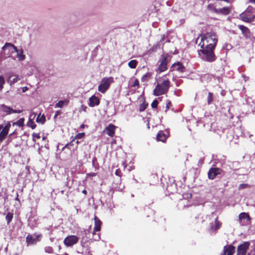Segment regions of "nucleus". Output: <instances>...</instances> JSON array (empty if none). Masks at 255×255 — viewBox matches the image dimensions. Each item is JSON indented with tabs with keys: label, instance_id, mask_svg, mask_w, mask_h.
I'll return each instance as SVG.
<instances>
[{
	"label": "nucleus",
	"instance_id": "19",
	"mask_svg": "<svg viewBox=\"0 0 255 255\" xmlns=\"http://www.w3.org/2000/svg\"><path fill=\"white\" fill-rule=\"evenodd\" d=\"M224 251L225 255H232L235 252V247L232 245L225 247Z\"/></svg>",
	"mask_w": 255,
	"mask_h": 255
},
{
	"label": "nucleus",
	"instance_id": "49",
	"mask_svg": "<svg viewBox=\"0 0 255 255\" xmlns=\"http://www.w3.org/2000/svg\"><path fill=\"white\" fill-rule=\"evenodd\" d=\"M84 127H85V125H82L80 126L81 128H84Z\"/></svg>",
	"mask_w": 255,
	"mask_h": 255
},
{
	"label": "nucleus",
	"instance_id": "27",
	"mask_svg": "<svg viewBox=\"0 0 255 255\" xmlns=\"http://www.w3.org/2000/svg\"><path fill=\"white\" fill-rule=\"evenodd\" d=\"M24 119L20 118L17 122L13 123V126L16 125L18 127H22L24 125Z\"/></svg>",
	"mask_w": 255,
	"mask_h": 255
},
{
	"label": "nucleus",
	"instance_id": "20",
	"mask_svg": "<svg viewBox=\"0 0 255 255\" xmlns=\"http://www.w3.org/2000/svg\"><path fill=\"white\" fill-rule=\"evenodd\" d=\"M231 7H224L221 8H218L217 14H222L224 15H227L231 12Z\"/></svg>",
	"mask_w": 255,
	"mask_h": 255
},
{
	"label": "nucleus",
	"instance_id": "10",
	"mask_svg": "<svg viewBox=\"0 0 255 255\" xmlns=\"http://www.w3.org/2000/svg\"><path fill=\"white\" fill-rule=\"evenodd\" d=\"M241 16L245 21L251 22L254 20L255 15L250 14L249 13V9L248 8L245 13L241 15Z\"/></svg>",
	"mask_w": 255,
	"mask_h": 255
},
{
	"label": "nucleus",
	"instance_id": "33",
	"mask_svg": "<svg viewBox=\"0 0 255 255\" xmlns=\"http://www.w3.org/2000/svg\"><path fill=\"white\" fill-rule=\"evenodd\" d=\"M65 104H67V102L66 101H59L56 104V107L62 108Z\"/></svg>",
	"mask_w": 255,
	"mask_h": 255
},
{
	"label": "nucleus",
	"instance_id": "26",
	"mask_svg": "<svg viewBox=\"0 0 255 255\" xmlns=\"http://www.w3.org/2000/svg\"><path fill=\"white\" fill-rule=\"evenodd\" d=\"M137 61L136 60H132L130 61L128 63V66L130 68L132 69H134L136 68L137 65Z\"/></svg>",
	"mask_w": 255,
	"mask_h": 255
},
{
	"label": "nucleus",
	"instance_id": "14",
	"mask_svg": "<svg viewBox=\"0 0 255 255\" xmlns=\"http://www.w3.org/2000/svg\"><path fill=\"white\" fill-rule=\"evenodd\" d=\"M116 127L113 124L109 125L106 128L105 131H106V133L111 136L113 137L115 135V129Z\"/></svg>",
	"mask_w": 255,
	"mask_h": 255
},
{
	"label": "nucleus",
	"instance_id": "24",
	"mask_svg": "<svg viewBox=\"0 0 255 255\" xmlns=\"http://www.w3.org/2000/svg\"><path fill=\"white\" fill-rule=\"evenodd\" d=\"M156 137L158 140L161 141L162 142H164L167 138V136L162 131H160L157 134Z\"/></svg>",
	"mask_w": 255,
	"mask_h": 255
},
{
	"label": "nucleus",
	"instance_id": "15",
	"mask_svg": "<svg viewBox=\"0 0 255 255\" xmlns=\"http://www.w3.org/2000/svg\"><path fill=\"white\" fill-rule=\"evenodd\" d=\"M221 170L218 168H211L208 172V177L210 179H213L215 177L220 174Z\"/></svg>",
	"mask_w": 255,
	"mask_h": 255
},
{
	"label": "nucleus",
	"instance_id": "34",
	"mask_svg": "<svg viewBox=\"0 0 255 255\" xmlns=\"http://www.w3.org/2000/svg\"><path fill=\"white\" fill-rule=\"evenodd\" d=\"M32 139L33 141H35V138L39 139L40 138L39 133H33L32 134Z\"/></svg>",
	"mask_w": 255,
	"mask_h": 255
},
{
	"label": "nucleus",
	"instance_id": "47",
	"mask_svg": "<svg viewBox=\"0 0 255 255\" xmlns=\"http://www.w3.org/2000/svg\"><path fill=\"white\" fill-rule=\"evenodd\" d=\"M249 1L251 3L255 4V0H249Z\"/></svg>",
	"mask_w": 255,
	"mask_h": 255
},
{
	"label": "nucleus",
	"instance_id": "28",
	"mask_svg": "<svg viewBox=\"0 0 255 255\" xmlns=\"http://www.w3.org/2000/svg\"><path fill=\"white\" fill-rule=\"evenodd\" d=\"M151 74L149 73H147L144 74L141 78L142 82H147L150 78Z\"/></svg>",
	"mask_w": 255,
	"mask_h": 255
},
{
	"label": "nucleus",
	"instance_id": "21",
	"mask_svg": "<svg viewBox=\"0 0 255 255\" xmlns=\"http://www.w3.org/2000/svg\"><path fill=\"white\" fill-rule=\"evenodd\" d=\"M38 241V237L28 235L26 238V241L28 245H32L36 243Z\"/></svg>",
	"mask_w": 255,
	"mask_h": 255
},
{
	"label": "nucleus",
	"instance_id": "46",
	"mask_svg": "<svg viewBox=\"0 0 255 255\" xmlns=\"http://www.w3.org/2000/svg\"><path fill=\"white\" fill-rule=\"evenodd\" d=\"M120 171L119 170H117L116 171V173L115 174L118 175V176H120Z\"/></svg>",
	"mask_w": 255,
	"mask_h": 255
},
{
	"label": "nucleus",
	"instance_id": "29",
	"mask_svg": "<svg viewBox=\"0 0 255 255\" xmlns=\"http://www.w3.org/2000/svg\"><path fill=\"white\" fill-rule=\"evenodd\" d=\"M13 218V214L10 212H8L6 215L5 219L7 224H9L12 220Z\"/></svg>",
	"mask_w": 255,
	"mask_h": 255
},
{
	"label": "nucleus",
	"instance_id": "1",
	"mask_svg": "<svg viewBox=\"0 0 255 255\" xmlns=\"http://www.w3.org/2000/svg\"><path fill=\"white\" fill-rule=\"evenodd\" d=\"M217 41V35L213 32L201 34L196 40V42H198L199 46L211 47H215Z\"/></svg>",
	"mask_w": 255,
	"mask_h": 255
},
{
	"label": "nucleus",
	"instance_id": "23",
	"mask_svg": "<svg viewBox=\"0 0 255 255\" xmlns=\"http://www.w3.org/2000/svg\"><path fill=\"white\" fill-rule=\"evenodd\" d=\"M221 226L222 223L218 220V218H216L215 220V225L211 226V230L213 231H216L220 228Z\"/></svg>",
	"mask_w": 255,
	"mask_h": 255
},
{
	"label": "nucleus",
	"instance_id": "3",
	"mask_svg": "<svg viewBox=\"0 0 255 255\" xmlns=\"http://www.w3.org/2000/svg\"><path fill=\"white\" fill-rule=\"evenodd\" d=\"M201 49L198 51V54L201 58L207 62H213L216 59L214 53L215 47L200 46Z\"/></svg>",
	"mask_w": 255,
	"mask_h": 255
},
{
	"label": "nucleus",
	"instance_id": "38",
	"mask_svg": "<svg viewBox=\"0 0 255 255\" xmlns=\"http://www.w3.org/2000/svg\"><path fill=\"white\" fill-rule=\"evenodd\" d=\"M213 101L212 94L211 93L208 94V103L209 104Z\"/></svg>",
	"mask_w": 255,
	"mask_h": 255
},
{
	"label": "nucleus",
	"instance_id": "25",
	"mask_svg": "<svg viewBox=\"0 0 255 255\" xmlns=\"http://www.w3.org/2000/svg\"><path fill=\"white\" fill-rule=\"evenodd\" d=\"M36 121L38 123L44 124L45 122V117L43 115L39 114L36 118Z\"/></svg>",
	"mask_w": 255,
	"mask_h": 255
},
{
	"label": "nucleus",
	"instance_id": "31",
	"mask_svg": "<svg viewBox=\"0 0 255 255\" xmlns=\"http://www.w3.org/2000/svg\"><path fill=\"white\" fill-rule=\"evenodd\" d=\"M207 8L208 10L217 13L218 8H216L213 4H209Z\"/></svg>",
	"mask_w": 255,
	"mask_h": 255
},
{
	"label": "nucleus",
	"instance_id": "12",
	"mask_svg": "<svg viewBox=\"0 0 255 255\" xmlns=\"http://www.w3.org/2000/svg\"><path fill=\"white\" fill-rule=\"evenodd\" d=\"M10 126V124L8 123L2 128V130L0 132V142L2 141L5 138L6 135L8 134Z\"/></svg>",
	"mask_w": 255,
	"mask_h": 255
},
{
	"label": "nucleus",
	"instance_id": "9",
	"mask_svg": "<svg viewBox=\"0 0 255 255\" xmlns=\"http://www.w3.org/2000/svg\"><path fill=\"white\" fill-rule=\"evenodd\" d=\"M250 220L251 218L248 213L243 212L241 213L239 216V221L240 225L242 226L246 225Z\"/></svg>",
	"mask_w": 255,
	"mask_h": 255
},
{
	"label": "nucleus",
	"instance_id": "32",
	"mask_svg": "<svg viewBox=\"0 0 255 255\" xmlns=\"http://www.w3.org/2000/svg\"><path fill=\"white\" fill-rule=\"evenodd\" d=\"M5 83V79L3 76H0V91H1L3 88Z\"/></svg>",
	"mask_w": 255,
	"mask_h": 255
},
{
	"label": "nucleus",
	"instance_id": "44",
	"mask_svg": "<svg viewBox=\"0 0 255 255\" xmlns=\"http://www.w3.org/2000/svg\"><path fill=\"white\" fill-rule=\"evenodd\" d=\"M241 27V29L243 31V30H247L248 29L247 28H246V27L244 26H240Z\"/></svg>",
	"mask_w": 255,
	"mask_h": 255
},
{
	"label": "nucleus",
	"instance_id": "40",
	"mask_svg": "<svg viewBox=\"0 0 255 255\" xmlns=\"http://www.w3.org/2000/svg\"><path fill=\"white\" fill-rule=\"evenodd\" d=\"M85 135V133L84 132L79 133L77 134L76 136V138L77 139H81L83 138Z\"/></svg>",
	"mask_w": 255,
	"mask_h": 255
},
{
	"label": "nucleus",
	"instance_id": "30",
	"mask_svg": "<svg viewBox=\"0 0 255 255\" xmlns=\"http://www.w3.org/2000/svg\"><path fill=\"white\" fill-rule=\"evenodd\" d=\"M27 126L30 127L32 129H34L36 127V125L35 124L33 121L28 120Z\"/></svg>",
	"mask_w": 255,
	"mask_h": 255
},
{
	"label": "nucleus",
	"instance_id": "41",
	"mask_svg": "<svg viewBox=\"0 0 255 255\" xmlns=\"http://www.w3.org/2000/svg\"><path fill=\"white\" fill-rule=\"evenodd\" d=\"M146 108V105L142 104L140 106L139 110L140 112L143 111Z\"/></svg>",
	"mask_w": 255,
	"mask_h": 255
},
{
	"label": "nucleus",
	"instance_id": "17",
	"mask_svg": "<svg viewBox=\"0 0 255 255\" xmlns=\"http://www.w3.org/2000/svg\"><path fill=\"white\" fill-rule=\"evenodd\" d=\"M172 70H176L179 72H183L185 69L184 67L180 63H174L172 66Z\"/></svg>",
	"mask_w": 255,
	"mask_h": 255
},
{
	"label": "nucleus",
	"instance_id": "42",
	"mask_svg": "<svg viewBox=\"0 0 255 255\" xmlns=\"http://www.w3.org/2000/svg\"><path fill=\"white\" fill-rule=\"evenodd\" d=\"M170 105H171V103H170V102H168V103L166 104V111H167L168 109H169Z\"/></svg>",
	"mask_w": 255,
	"mask_h": 255
},
{
	"label": "nucleus",
	"instance_id": "22",
	"mask_svg": "<svg viewBox=\"0 0 255 255\" xmlns=\"http://www.w3.org/2000/svg\"><path fill=\"white\" fill-rule=\"evenodd\" d=\"M17 53L16 58L19 61H23L25 59V55L23 54V50L22 48L20 49H17V51H15Z\"/></svg>",
	"mask_w": 255,
	"mask_h": 255
},
{
	"label": "nucleus",
	"instance_id": "36",
	"mask_svg": "<svg viewBox=\"0 0 255 255\" xmlns=\"http://www.w3.org/2000/svg\"><path fill=\"white\" fill-rule=\"evenodd\" d=\"M132 87H136V86L137 87H139V81H138V79H135L134 80V81L133 82V84L132 85Z\"/></svg>",
	"mask_w": 255,
	"mask_h": 255
},
{
	"label": "nucleus",
	"instance_id": "18",
	"mask_svg": "<svg viewBox=\"0 0 255 255\" xmlns=\"http://www.w3.org/2000/svg\"><path fill=\"white\" fill-rule=\"evenodd\" d=\"M95 227L93 230V233L94 234L96 232H98L101 230V226L102 224L101 221L99 220V219L96 216H95Z\"/></svg>",
	"mask_w": 255,
	"mask_h": 255
},
{
	"label": "nucleus",
	"instance_id": "6",
	"mask_svg": "<svg viewBox=\"0 0 255 255\" xmlns=\"http://www.w3.org/2000/svg\"><path fill=\"white\" fill-rule=\"evenodd\" d=\"M2 50L4 51L6 57H11L12 53L17 51V48L12 44L10 43H6L2 48Z\"/></svg>",
	"mask_w": 255,
	"mask_h": 255
},
{
	"label": "nucleus",
	"instance_id": "51",
	"mask_svg": "<svg viewBox=\"0 0 255 255\" xmlns=\"http://www.w3.org/2000/svg\"><path fill=\"white\" fill-rule=\"evenodd\" d=\"M45 139V137L44 136V137H42V139L43 140H44Z\"/></svg>",
	"mask_w": 255,
	"mask_h": 255
},
{
	"label": "nucleus",
	"instance_id": "37",
	"mask_svg": "<svg viewBox=\"0 0 255 255\" xmlns=\"http://www.w3.org/2000/svg\"><path fill=\"white\" fill-rule=\"evenodd\" d=\"M249 187V185L247 184H240L239 186V189H244V188H248Z\"/></svg>",
	"mask_w": 255,
	"mask_h": 255
},
{
	"label": "nucleus",
	"instance_id": "39",
	"mask_svg": "<svg viewBox=\"0 0 255 255\" xmlns=\"http://www.w3.org/2000/svg\"><path fill=\"white\" fill-rule=\"evenodd\" d=\"M36 116V114L35 113H31L29 117V120H32L33 121L34 118H35Z\"/></svg>",
	"mask_w": 255,
	"mask_h": 255
},
{
	"label": "nucleus",
	"instance_id": "35",
	"mask_svg": "<svg viewBox=\"0 0 255 255\" xmlns=\"http://www.w3.org/2000/svg\"><path fill=\"white\" fill-rule=\"evenodd\" d=\"M158 101L157 100H154L151 103V107L152 108H156L158 105Z\"/></svg>",
	"mask_w": 255,
	"mask_h": 255
},
{
	"label": "nucleus",
	"instance_id": "45",
	"mask_svg": "<svg viewBox=\"0 0 255 255\" xmlns=\"http://www.w3.org/2000/svg\"><path fill=\"white\" fill-rule=\"evenodd\" d=\"M81 109L83 110V111H85L86 109V107L84 106H81Z\"/></svg>",
	"mask_w": 255,
	"mask_h": 255
},
{
	"label": "nucleus",
	"instance_id": "48",
	"mask_svg": "<svg viewBox=\"0 0 255 255\" xmlns=\"http://www.w3.org/2000/svg\"><path fill=\"white\" fill-rule=\"evenodd\" d=\"M82 193L83 194H84L85 195H86L87 192V191L86 190H84L82 191Z\"/></svg>",
	"mask_w": 255,
	"mask_h": 255
},
{
	"label": "nucleus",
	"instance_id": "16",
	"mask_svg": "<svg viewBox=\"0 0 255 255\" xmlns=\"http://www.w3.org/2000/svg\"><path fill=\"white\" fill-rule=\"evenodd\" d=\"M100 103V100L95 96H92L89 98V106L91 107H93L95 106H97Z\"/></svg>",
	"mask_w": 255,
	"mask_h": 255
},
{
	"label": "nucleus",
	"instance_id": "7",
	"mask_svg": "<svg viewBox=\"0 0 255 255\" xmlns=\"http://www.w3.org/2000/svg\"><path fill=\"white\" fill-rule=\"evenodd\" d=\"M250 245L249 242H246L239 246L237 249V255H246Z\"/></svg>",
	"mask_w": 255,
	"mask_h": 255
},
{
	"label": "nucleus",
	"instance_id": "5",
	"mask_svg": "<svg viewBox=\"0 0 255 255\" xmlns=\"http://www.w3.org/2000/svg\"><path fill=\"white\" fill-rule=\"evenodd\" d=\"M114 82L113 77L104 78L98 86V91L104 93L109 88L111 84Z\"/></svg>",
	"mask_w": 255,
	"mask_h": 255
},
{
	"label": "nucleus",
	"instance_id": "11",
	"mask_svg": "<svg viewBox=\"0 0 255 255\" xmlns=\"http://www.w3.org/2000/svg\"><path fill=\"white\" fill-rule=\"evenodd\" d=\"M1 111L5 113L6 115H9L12 113H20L21 110H14L10 107H7L4 105H1L0 106Z\"/></svg>",
	"mask_w": 255,
	"mask_h": 255
},
{
	"label": "nucleus",
	"instance_id": "2",
	"mask_svg": "<svg viewBox=\"0 0 255 255\" xmlns=\"http://www.w3.org/2000/svg\"><path fill=\"white\" fill-rule=\"evenodd\" d=\"M157 85L153 91L154 96H158L166 94L169 89L170 82L166 75L156 79Z\"/></svg>",
	"mask_w": 255,
	"mask_h": 255
},
{
	"label": "nucleus",
	"instance_id": "13",
	"mask_svg": "<svg viewBox=\"0 0 255 255\" xmlns=\"http://www.w3.org/2000/svg\"><path fill=\"white\" fill-rule=\"evenodd\" d=\"M22 78V76H20L17 75L11 74L10 75L7 79V82L10 85L14 84L20 80Z\"/></svg>",
	"mask_w": 255,
	"mask_h": 255
},
{
	"label": "nucleus",
	"instance_id": "50",
	"mask_svg": "<svg viewBox=\"0 0 255 255\" xmlns=\"http://www.w3.org/2000/svg\"><path fill=\"white\" fill-rule=\"evenodd\" d=\"M3 128L2 126V125H0V130L2 128Z\"/></svg>",
	"mask_w": 255,
	"mask_h": 255
},
{
	"label": "nucleus",
	"instance_id": "4",
	"mask_svg": "<svg viewBox=\"0 0 255 255\" xmlns=\"http://www.w3.org/2000/svg\"><path fill=\"white\" fill-rule=\"evenodd\" d=\"M169 60V56L167 54H163L160 58V63L156 70V72L160 74L167 69V64Z\"/></svg>",
	"mask_w": 255,
	"mask_h": 255
},
{
	"label": "nucleus",
	"instance_id": "8",
	"mask_svg": "<svg viewBox=\"0 0 255 255\" xmlns=\"http://www.w3.org/2000/svg\"><path fill=\"white\" fill-rule=\"evenodd\" d=\"M78 240V237L76 236H69L64 239V243L66 246L70 247L76 244Z\"/></svg>",
	"mask_w": 255,
	"mask_h": 255
},
{
	"label": "nucleus",
	"instance_id": "43",
	"mask_svg": "<svg viewBox=\"0 0 255 255\" xmlns=\"http://www.w3.org/2000/svg\"><path fill=\"white\" fill-rule=\"evenodd\" d=\"M28 88L27 87H24L22 88V91L23 93H24L27 90H28Z\"/></svg>",
	"mask_w": 255,
	"mask_h": 255
}]
</instances>
